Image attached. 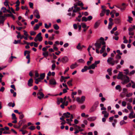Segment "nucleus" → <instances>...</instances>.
Instances as JSON below:
<instances>
[{"label": "nucleus", "instance_id": "f257e3e1", "mask_svg": "<svg viewBox=\"0 0 135 135\" xmlns=\"http://www.w3.org/2000/svg\"><path fill=\"white\" fill-rule=\"evenodd\" d=\"M104 38L101 37L94 44L96 48L98 49H99L101 47L102 45H103L100 51V52L101 54L103 52L105 49V42L104 41Z\"/></svg>", "mask_w": 135, "mask_h": 135}, {"label": "nucleus", "instance_id": "f03ea898", "mask_svg": "<svg viewBox=\"0 0 135 135\" xmlns=\"http://www.w3.org/2000/svg\"><path fill=\"white\" fill-rule=\"evenodd\" d=\"M74 9L73 10V13H76L81 10L80 8L77 7V6H84V4L81 1H79L78 2L74 3Z\"/></svg>", "mask_w": 135, "mask_h": 135}, {"label": "nucleus", "instance_id": "7ed1b4c3", "mask_svg": "<svg viewBox=\"0 0 135 135\" xmlns=\"http://www.w3.org/2000/svg\"><path fill=\"white\" fill-rule=\"evenodd\" d=\"M122 80H123V81L121 82V83L123 85L128 83L131 80L129 78L127 75H124V78Z\"/></svg>", "mask_w": 135, "mask_h": 135}, {"label": "nucleus", "instance_id": "20e7f679", "mask_svg": "<svg viewBox=\"0 0 135 135\" xmlns=\"http://www.w3.org/2000/svg\"><path fill=\"white\" fill-rule=\"evenodd\" d=\"M107 62L113 66L114 65L115 63L117 64L118 62L119 61L118 60H114L113 58L110 57L107 60Z\"/></svg>", "mask_w": 135, "mask_h": 135}, {"label": "nucleus", "instance_id": "39448f33", "mask_svg": "<svg viewBox=\"0 0 135 135\" xmlns=\"http://www.w3.org/2000/svg\"><path fill=\"white\" fill-rule=\"evenodd\" d=\"M85 97L84 96H82L81 98V99L79 97L77 98L76 100L78 102L80 103H83L85 100Z\"/></svg>", "mask_w": 135, "mask_h": 135}, {"label": "nucleus", "instance_id": "423d86ee", "mask_svg": "<svg viewBox=\"0 0 135 135\" xmlns=\"http://www.w3.org/2000/svg\"><path fill=\"white\" fill-rule=\"evenodd\" d=\"M37 95H39L40 96H38L37 97V98L40 99H41L43 98L44 96V94L42 92L40 91H38Z\"/></svg>", "mask_w": 135, "mask_h": 135}, {"label": "nucleus", "instance_id": "0eeeda50", "mask_svg": "<svg viewBox=\"0 0 135 135\" xmlns=\"http://www.w3.org/2000/svg\"><path fill=\"white\" fill-rule=\"evenodd\" d=\"M34 15L37 18L39 19L40 18L39 12L37 10H36L34 12Z\"/></svg>", "mask_w": 135, "mask_h": 135}, {"label": "nucleus", "instance_id": "6e6552de", "mask_svg": "<svg viewBox=\"0 0 135 135\" xmlns=\"http://www.w3.org/2000/svg\"><path fill=\"white\" fill-rule=\"evenodd\" d=\"M49 81V83L51 85H55L57 83L55 80L54 78L50 79Z\"/></svg>", "mask_w": 135, "mask_h": 135}, {"label": "nucleus", "instance_id": "1a4fd4ad", "mask_svg": "<svg viewBox=\"0 0 135 135\" xmlns=\"http://www.w3.org/2000/svg\"><path fill=\"white\" fill-rule=\"evenodd\" d=\"M41 32L39 33L37 35L36 37L38 39L39 42H41L42 40V37L41 36Z\"/></svg>", "mask_w": 135, "mask_h": 135}, {"label": "nucleus", "instance_id": "9d476101", "mask_svg": "<svg viewBox=\"0 0 135 135\" xmlns=\"http://www.w3.org/2000/svg\"><path fill=\"white\" fill-rule=\"evenodd\" d=\"M68 58L67 57L65 56L62 58L61 61L62 62L65 63L68 62Z\"/></svg>", "mask_w": 135, "mask_h": 135}, {"label": "nucleus", "instance_id": "9b49d317", "mask_svg": "<svg viewBox=\"0 0 135 135\" xmlns=\"http://www.w3.org/2000/svg\"><path fill=\"white\" fill-rule=\"evenodd\" d=\"M124 75L122 74V72H119V73L118 75L117 78L118 79H121L122 80L123 78H124Z\"/></svg>", "mask_w": 135, "mask_h": 135}, {"label": "nucleus", "instance_id": "f8f14e48", "mask_svg": "<svg viewBox=\"0 0 135 135\" xmlns=\"http://www.w3.org/2000/svg\"><path fill=\"white\" fill-rule=\"evenodd\" d=\"M33 82V79L31 78L28 81V83H27L28 85L29 86H31L33 85L32 83Z\"/></svg>", "mask_w": 135, "mask_h": 135}, {"label": "nucleus", "instance_id": "ddd939ff", "mask_svg": "<svg viewBox=\"0 0 135 135\" xmlns=\"http://www.w3.org/2000/svg\"><path fill=\"white\" fill-rule=\"evenodd\" d=\"M70 115V113L69 112L64 113L63 114V116L64 117V118L65 117L67 118H69Z\"/></svg>", "mask_w": 135, "mask_h": 135}, {"label": "nucleus", "instance_id": "4468645a", "mask_svg": "<svg viewBox=\"0 0 135 135\" xmlns=\"http://www.w3.org/2000/svg\"><path fill=\"white\" fill-rule=\"evenodd\" d=\"M100 23V20H99L95 23L94 26V28L95 29L97 28L99 25Z\"/></svg>", "mask_w": 135, "mask_h": 135}, {"label": "nucleus", "instance_id": "2eb2a0df", "mask_svg": "<svg viewBox=\"0 0 135 135\" xmlns=\"http://www.w3.org/2000/svg\"><path fill=\"white\" fill-rule=\"evenodd\" d=\"M78 65L76 62H75L74 64H73L70 66V68L71 69H73L76 67Z\"/></svg>", "mask_w": 135, "mask_h": 135}, {"label": "nucleus", "instance_id": "dca6fc26", "mask_svg": "<svg viewBox=\"0 0 135 135\" xmlns=\"http://www.w3.org/2000/svg\"><path fill=\"white\" fill-rule=\"evenodd\" d=\"M76 108V105H71L70 107H68V109L70 110H73Z\"/></svg>", "mask_w": 135, "mask_h": 135}, {"label": "nucleus", "instance_id": "f3484780", "mask_svg": "<svg viewBox=\"0 0 135 135\" xmlns=\"http://www.w3.org/2000/svg\"><path fill=\"white\" fill-rule=\"evenodd\" d=\"M114 21L115 23L119 24L120 23V19L118 18H116L114 19Z\"/></svg>", "mask_w": 135, "mask_h": 135}, {"label": "nucleus", "instance_id": "a211bd4d", "mask_svg": "<svg viewBox=\"0 0 135 135\" xmlns=\"http://www.w3.org/2000/svg\"><path fill=\"white\" fill-rule=\"evenodd\" d=\"M45 73L41 74H40V77L39 78V79H41V80L43 79L45 77Z\"/></svg>", "mask_w": 135, "mask_h": 135}, {"label": "nucleus", "instance_id": "6ab92c4d", "mask_svg": "<svg viewBox=\"0 0 135 135\" xmlns=\"http://www.w3.org/2000/svg\"><path fill=\"white\" fill-rule=\"evenodd\" d=\"M106 10L105 9H102L101 12L100 13V16L102 17L103 16L105 13Z\"/></svg>", "mask_w": 135, "mask_h": 135}, {"label": "nucleus", "instance_id": "aec40b11", "mask_svg": "<svg viewBox=\"0 0 135 135\" xmlns=\"http://www.w3.org/2000/svg\"><path fill=\"white\" fill-rule=\"evenodd\" d=\"M125 4L123 3L122 4V6L123 7H121L120 8V10L121 11L123 12L124 10L126 9V7L124 6Z\"/></svg>", "mask_w": 135, "mask_h": 135}, {"label": "nucleus", "instance_id": "412c9836", "mask_svg": "<svg viewBox=\"0 0 135 135\" xmlns=\"http://www.w3.org/2000/svg\"><path fill=\"white\" fill-rule=\"evenodd\" d=\"M96 118V117H90L88 118V120L89 121H92L95 120Z\"/></svg>", "mask_w": 135, "mask_h": 135}, {"label": "nucleus", "instance_id": "4be33fe9", "mask_svg": "<svg viewBox=\"0 0 135 135\" xmlns=\"http://www.w3.org/2000/svg\"><path fill=\"white\" fill-rule=\"evenodd\" d=\"M21 40H15L14 42H13V43L15 44H17L18 43L20 44H23L22 43H21Z\"/></svg>", "mask_w": 135, "mask_h": 135}, {"label": "nucleus", "instance_id": "5701e85b", "mask_svg": "<svg viewBox=\"0 0 135 135\" xmlns=\"http://www.w3.org/2000/svg\"><path fill=\"white\" fill-rule=\"evenodd\" d=\"M8 105L10 107H13L15 105V104L14 102L13 103L12 102H9L8 103Z\"/></svg>", "mask_w": 135, "mask_h": 135}, {"label": "nucleus", "instance_id": "b1692460", "mask_svg": "<svg viewBox=\"0 0 135 135\" xmlns=\"http://www.w3.org/2000/svg\"><path fill=\"white\" fill-rule=\"evenodd\" d=\"M73 79H71V80H69L67 82V84L69 86H72L73 85V84L71 83V82L73 81Z\"/></svg>", "mask_w": 135, "mask_h": 135}, {"label": "nucleus", "instance_id": "393cba45", "mask_svg": "<svg viewBox=\"0 0 135 135\" xmlns=\"http://www.w3.org/2000/svg\"><path fill=\"white\" fill-rule=\"evenodd\" d=\"M76 48L77 49L79 50H82V48L80 43H79L78 44V45L77 46Z\"/></svg>", "mask_w": 135, "mask_h": 135}, {"label": "nucleus", "instance_id": "a878e982", "mask_svg": "<svg viewBox=\"0 0 135 135\" xmlns=\"http://www.w3.org/2000/svg\"><path fill=\"white\" fill-rule=\"evenodd\" d=\"M19 131L22 132V134L23 135H24L26 133H27L28 131L26 130H25L22 129H20L19 130Z\"/></svg>", "mask_w": 135, "mask_h": 135}, {"label": "nucleus", "instance_id": "bb28decb", "mask_svg": "<svg viewBox=\"0 0 135 135\" xmlns=\"http://www.w3.org/2000/svg\"><path fill=\"white\" fill-rule=\"evenodd\" d=\"M98 104L99 102L98 101H97L94 103L93 106L96 108L97 107H98Z\"/></svg>", "mask_w": 135, "mask_h": 135}, {"label": "nucleus", "instance_id": "cd10ccee", "mask_svg": "<svg viewBox=\"0 0 135 135\" xmlns=\"http://www.w3.org/2000/svg\"><path fill=\"white\" fill-rule=\"evenodd\" d=\"M88 67L86 66H84V68L83 69L81 70V71L82 72H84L87 70H88Z\"/></svg>", "mask_w": 135, "mask_h": 135}, {"label": "nucleus", "instance_id": "c85d7f7f", "mask_svg": "<svg viewBox=\"0 0 135 135\" xmlns=\"http://www.w3.org/2000/svg\"><path fill=\"white\" fill-rule=\"evenodd\" d=\"M53 27L55 30H58L59 28V27L57 24L54 25Z\"/></svg>", "mask_w": 135, "mask_h": 135}, {"label": "nucleus", "instance_id": "c756f323", "mask_svg": "<svg viewBox=\"0 0 135 135\" xmlns=\"http://www.w3.org/2000/svg\"><path fill=\"white\" fill-rule=\"evenodd\" d=\"M96 109V108L92 106L91 108H90L89 112H92L95 111Z\"/></svg>", "mask_w": 135, "mask_h": 135}, {"label": "nucleus", "instance_id": "7c9ffc66", "mask_svg": "<svg viewBox=\"0 0 135 135\" xmlns=\"http://www.w3.org/2000/svg\"><path fill=\"white\" fill-rule=\"evenodd\" d=\"M81 21L82 22H86L88 21V19L85 16H84L82 18Z\"/></svg>", "mask_w": 135, "mask_h": 135}, {"label": "nucleus", "instance_id": "2f4dec72", "mask_svg": "<svg viewBox=\"0 0 135 135\" xmlns=\"http://www.w3.org/2000/svg\"><path fill=\"white\" fill-rule=\"evenodd\" d=\"M28 129L32 131L35 130L36 129V127L35 126H31L30 127H28Z\"/></svg>", "mask_w": 135, "mask_h": 135}, {"label": "nucleus", "instance_id": "473e14b6", "mask_svg": "<svg viewBox=\"0 0 135 135\" xmlns=\"http://www.w3.org/2000/svg\"><path fill=\"white\" fill-rule=\"evenodd\" d=\"M42 55L45 57H47L49 55L48 52L47 51L46 52L43 53Z\"/></svg>", "mask_w": 135, "mask_h": 135}, {"label": "nucleus", "instance_id": "72a5a7b5", "mask_svg": "<svg viewBox=\"0 0 135 135\" xmlns=\"http://www.w3.org/2000/svg\"><path fill=\"white\" fill-rule=\"evenodd\" d=\"M134 114V112L133 110L131 111V113L129 114V117L130 118H132V116L133 115V114Z\"/></svg>", "mask_w": 135, "mask_h": 135}, {"label": "nucleus", "instance_id": "f704fd0d", "mask_svg": "<svg viewBox=\"0 0 135 135\" xmlns=\"http://www.w3.org/2000/svg\"><path fill=\"white\" fill-rule=\"evenodd\" d=\"M113 25V23H112L109 22L108 27V28L109 29H111Z\"/></svg>", "mask_w": 135, "mask_h": 135}, {"label": "nucleus", "instance_id": "c9c22d12", "mask_svg": "<svg viewBox=\"0 0 135 135\" xmlns=\"http://www.w3.org/2000/svg\"><path fill=\"white\" fill-rule=\"evenodd\" d=\"M0 24H2V25H3V23L4 22L5 20V18H3V19H0Z\"/></svg>", "mask_w": 135, "mask_h": 135}, {"label": "nucleus", "instance_id": "e433bc0d", "mask_svg": "<svg viewBox=\"0 0 135 135\" xmlns=\"http://www.w3.org/2000/svg\"><path fill=\"white\" fill-rule=\"evenodd\" d=\"M39 27V26L37 24L34 27L33 29L34 30H38Z\"/></svg>", "mask_w": 135, "mask_h": 135}, {"label": "nucleus", "instance_id": "4c0bfd02", "mask_svg": "<svg viewBox=\"0 0 135 135\" xmlns=\"http://www.w3.org/2000/svg\"><path fill=\"white\" fill-rule=\"evenodd\" d=\"M12 119H17V118L16 117L15 114L14 113H12Z\"/></svg>", "mask_w": 135, "mask_h": 135}, {"label": "nucleus", "instance_id": "58836bf2", "mask_svg": "<svg viewBox=\"0 0 135 135\" xmlns=\"http://www.w3.org/2000/svg\"><path fill=\"white\" fill-rule=\"evenodd\" d=\"M128 21L130 23H131V21L133 20V18L129 16L128 17Z\"/></svg>", "mask_w": 135, "mask_h": 135}, {"label": "nucleus", "instance_id": "ea45409f", "mask_svg": "<svg viewBox=\"0 0 135 135\" xmlns=\"http://www.w3.org/2000/svg\"><path fill=\"white\" fill-rule=\"evenodd\" d=\"M29 5L30 8H33V3L31 2H29Z\"/></svg>", "mask_w": 135, "mask_h": 135}, {"label": "nucleus", "instance_id": "a19ab883", "mask_svg": "<svg viewBox=\"0 0 135 135\" xmlns=\"http://www.w3.org/2000/svg\"><path fill=\"white\" fill-rule=\"evenodd\" d=\"M81 24L82 25V27L83 28H85L86 27V25L85 23H81Z\"/></svg>", "mask_w": 135, "mask_h": 135}, {"label": "nucleus", "instance_id": "79ce46f5", "mask_svg": "<svg viewBox=\"0 0 135 135\" xmlns=\"http://www.w3.org/2000/svg\"><path fill=\"white\" fill-rule=\"evenodd\" d=\"M126 123L127 122H125L124 120H122L120 122V125H122L126 124Z\"/></svg>", "mask_w": 135, "mask_h": 135}, {"label": "nucleus", "instance_id": "37998d69", "mask_svg": "<svg viewBox=\"0 0 135 135\" xmlns=\"http://www.w3.org/2000/svg\"><path fill=\"white\" fill-rule=\"evenodd\" d=\"M91 69H94L95 68V67H97V65H95L94 64H92L91 65H90Z\"/></svg>", "mask_w": 135, "mask_h": 135}, {"label": "nucleus", "instance_id": "c03bdc74", "mask_svg": "<svg viewBox=\"0 0 135 135\" xmlns=\"http://www.w3.org/2000/svg\"><path fill=\"white\" fill-rule=\"evenodd\" d=\"M3 14L2 12L1 11H0V19H3V18H5V16H2Z\"/></svg>", "mask_w": 135, "mask_h": 135}, {"label": "nucleus", "instance_id": "a18cd8bd", "mask_svg": "<svg viewBox=\"0 0 135 135\" xmlns=\"http://www.w3.org/2000/svg\"><path fill=\"white\" fill-rule=\"evenodd\" d=\"M30 52L29 51H25L24 53V55L25 56L27 54H29L30 53Z\"/></svg>", "mask_w": 135, "mask_h": 135}, {"label": "nucleus", "instance_id": "49530a36", "mask_svg": "<svg viewBox=\"0 0 135 135\" xmlns=\"http://www.w3.org/2000/svg\"><path fill=\"white\" fill-rule=\"evenodd\" d=\"M124 71L126 72L124 73L126 75L128 74H129V71L128 69H125L124 70Z\"/></svg>", "mask_w": 135, "mask_h": 135}, {"label": "nucleus", "instance_id": "de8ad7c7", "mask_svg": "<svg viewBox=\"0 0 135 135\" xmlns=\"http://www.w3.org/2000/svg\"><path fill=\"white\" fill-rule=\"evenodd\" d=\"M36 33V32L34 31H31L30 32V34L31 35H35Z\"/></svg>", "mask_w": 135, "mask_h": 135}, {"label": "nucleus", "instance_id": "09e8293b", "mask_svg": "<svg viewBox=\"0 0 135 135\" xmlns=\"http://www.w3.org/2000/svg\"><path fill=\"white\" fill-rule=\"evenodd\" d=\"M56 67V65L55 64H53L52 65V69L53 70L55 69Z\"/></svg>", "mask_w": 135, "mask_h": 135}, {"label": "nucleus", "instance_id": "8fccbe9b", "mask_svg": "<svg viewBox=\"0 0 135 135\" xmlns=\"http://www.w3.org/2000/svg\"><path fill=\"white\" fill-rule=\"evenodd\" d=\"M126 104L127 103L125 101H123L122 102V105L123 107H125L126 106Z\"/></svg>", "mask_w": 135, "mask_h": 135}, {"label": "nucleus", "instance_id": "3c124183", "mask_svg": "<svg viewBox=\"0 0 135 135\" xmlns=\"http://www.w3.org/2000/svg\"><path fill=\"white\" fill-rule=\"evenodd\" d=\"M92 18H93V17L91 16H89L87 18V19H88V21H90L92 19Z\"/></svg>", "mask_w": 135, "mask_h": 135}, {"label": "nucleus", "instance_id": "603ef678", "mask_svg": "<svg viewBox=\"0 0 135 135\" xmlns=\"http://www.w3.org/2000/svg\"><path fill=\"white\" fill-rule=\"evenodd\" d=\"M133 94L132 93H129V94H127L126 95V97H131L132 95Z\"/></svg>", "mask_w": 135, "mask_h": 135}, {"label": "nucleus", "instance_id": "864d4df0", "mask_svg": "<svg viewBox=\"0 0 135 135\" xmlns=\"http://www.w3.org/2000/svg\"><path fill=\"white\" fill-rule=\"evenodd\" d=\"M135 73V71L134 70H133L131 71L129 73L128 75H132L133 74Z\"/></svg>", "mask_w": 135, "mask_h": 135}, {"label": "nucleus", "instance_id": "5fc2aeb1", "mask_svg": "<svg viewBox=\"0 0 135 135\" xmlns=\"http://www.w3.org/2000/svg\"><path fill=\"white\" fill-rule=\"evenodd\" d=\"M14 112L15 113H18L19 114H22V112H19L18 110H14Z\"/></svg>", "mask_w": 135, "mask_h": 135}, {"label": "nucleus", "instance_id": "6e6d98bb", "mask_svg": "<svg viewBox=\"0 0 135 135\" xmlns=\"http://www.w3.org/2000/svg\"><path fill=\"white\" fill-rule=\"evenodd\" d=\"M115 58L117 59H121V56L119 54H117L116 55Z\"/></svg>", "mask_w": 135, "mask_h": 135}, {"label": "nucleus", "instance_id": "4d7b16f0", "mask_svg": "<svg viewBox=\"0 0 135 135\" xmlns=\"http://www.w3.org/2000/svg\"><path fill=\"white\" fill-rule=\"evenodd\" d=\"M19 116V118L20 119H22L24 117V115L22 112V114Z\"/></svg>", "mask_w": 135, "mask_h": 135}, {"label": "nucleus", "instance_id": "13d9d810", "mask_svg": "<svg viewBox=\"0 0 135 135\" xmlns=\"http://www.w3.org/2000/svg\"><path fill=\"white\" fill-rule=\"evenodd\" d=\"M53 46L54 47L53 48L54 50L55 51H57V50H58V48L57 47H56V45L55 44H54L53 45Z\"/></svg>", "mask_w": 135, "mask_h": 135}, {"label": "nucleus", "instance_id": "bf43d9fd", "mask_svg": "<svg viewBox=\"0 0 135 135\" xmlns=\"http://www.w3.org/2000/svg\"><path fill=\"white\" fill-rule=\"evenodd\" d=\"M16 33L18 34V35L17 36V38H19L21 35L20 33V32H18L17 31Z\"/></svg>", "mask_w": 135, "mask_h": 135}, {"label": "nucleus", "instance_id": "052dcab7", "mask_svg": "<svg viewBox=\"0 0 135 135\" xmlns=\"http://www.w3.org/2000/svg\"><path fill=\"white\" fill-rule=\"evenodd\" d=\"M21 123H22V124H24L26 122V120L25 119H23L21 120H20Z\"/></svg>", "mask_w": 135, "mask_h": 135}, {"label": "nucleus", "instance_id": "680f3d73", "mask_svg": "<svg viewBox=\"0 0 135 135\" xmlns=\"http://www.w3.org/2000/svg\"><path fill=\"white\" fill-rule=\"evenodd\" d=\"M18 128H20L22 124V123H21V122L20 121H19V122L18 123Z\"/></svg>", "mask_w": 135, "mask_h": 135}, {"label": "nucleus", "instance_id": "e2e57ef3", "mask_svg": "<svg viewBox=\"0 0 135 135\" xmlns=\"http://www.w3.org/2000/svg\"><path fill=\"white\" fill-rule=\"evenodd\" d=\"M57 99H58L59 100V101L61 103H62L63 102V99L62 98H57Z\"/></svg>", "mask_w": 135, "mask_h": 135}, {"label": "nucleus", "instance_id": "0e129e2a", "mask_svg": "<svg viewBox=\"0 0 135 135\" xmlns=\"http://www.w3.org/2000/svg\"><path fill=\"white\" fill-rule=\"evenodd\" d=\"M100 62V61L99 60L95 61L94 63V64L95 65H97L98 64H99Z\"/></svg>", "mask_w": 135, "mask_h": 135}, {"label": "nucleus", "instance_id": "69168bd1", "mask_svg": "<svg viewBox=\"0 0 135 135\" xmlns=\"http://www.w3.org/2000/svg\"><path fill=\"white\" fill-rule=\"evenodd\" d=\"M121 88V86L119 85H118L115 87V89L116 90H118Z\"/></svg>", "mask_w": 135, "mask_h": 135}, {"label": "nucleus", "instance_id": "338daca9", "mask_svg": "<svg viewBox=\"0 0 135 135\" xmlns=\"http://www.w3.org/2000/svg\"><path fill=\"white\" fill-rule=\"evenodd\" d=\"M105 11L106 12V15L107 16L109 15L110 11L109 9L106 10Z\"/></svg>", "mask_w": 135, "mask_h": 135}, {"label": "nucleus", "instance_id": "774afa93", "mask_svg": "<svg viewBox=\"0 0 135 135\" xmlns=\"http://www.w3.org/2000/svg\"><path fill=\"white\" fill-rule=\"evenodd\" d=\"M27 127V125H26V124L24 125L23 126L22 128V129H23V130L26 129V128Z\"/></svg>", "mask_w": 135, "mask_h": 135}]
</instances>
